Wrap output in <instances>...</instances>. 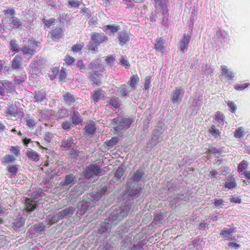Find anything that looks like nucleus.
<instances>
[{"instance_id":"1","label":"nucleus","mask_w":250,"mask_h":250,"mask_svg":"<svg viewBox=\"0 0 250 250\" xmlns=\"http://www.w3.org/2000/svg\"><path fill=\"white\" fill-rule=\"evenodd\" d=\"M131 207L130 203H125L121 207H112L108 212V217L101 224L99 229V232L107 237L110 231L111 228L116 225L128 215Z\"/></svg>"},{"instance_id":"2","label":"nucleus","mask_w":250,"mask_h":250,"mask_svg":"<svg viewBox=\"0 0 250 250\" xmlns=\"http://www.w3.org/2000/svg\"><path fill=\"white\" fill-rule=\"evenodd\" d=\"M107 194V190L105 188H103L99 190L96 193L91 195L92 198V202L85 201L81 204V207L78 209L77 213L80 214H84V213L94 207V204L96 202L100 199H104V196Z\"/></svg>"},{"instance_id":"3","label":"nucleus","mask_w":250,"mask_h":250,"mask_svg":"<svg viewBox=\"0 0 250 250\" xmlns=\"http://www.w3.org/2000/svg\"><path fill=\"white\" fill-rule=\"evenodd\" d=\"M133 122L132 118L118 116L117 117L112 119V124L116 125L114 127L115 130L120 132L123 130L128 129Z\"/></svg>"},{"instance_id":"4","label":"nucleus","mask_w":250,"mask_h":250,"mask_svg":"<svg viewBox=\"0 0 250 250\" xmlns=\"http://www.w3.org/2000/svg\"><path fill=\"white\" fill-rule=\"evenodd\" d=\"M155 7L157 11H161L162 12V24L165 26L167 25L168 12L167 6L168 0H154Z\"/></svg>"},{"instance_id":"5","label":"nucleus","mask_w":250,"mask_h":250,"mask_svg":"<svg viewBox=\"0 0 250 250\" xmlns=\"http://www.w3.org/2000/svg\"><path fill=\"white\" fill-rule=\"evenodd\" d=\"M104 174V170L95 164H91L87 166L84 171V176L86 178L89 179L94 176H102Z\"/></svg>"},{"instance_id":"6","label":"nucleus","mask_w":250,"mask_h":250,"mask_svg":"<svg viewBox=\"0 0 250 250\" xmlns=\"http://www.w3.org/2000/svg\"><path fill=\"white\" fill-rule=\"evenodd\" d=\"M141 188L135 187L131 183L127 184V188L125 191V194L127 195L132 199L138 197L141 194Z\"/></svg>"},{"instance_id":"7","label":"nucleus","mask_w":250,"mask_h":250,"mask_svg":"<svg viewBox=\"0 0 250 250\" xmlns=\"http://www.w3.org/2000/svg\"><path fill=\"white\" fill-rule=\"evenodd\" d=\"M45 63V60L41 57H36L30 64V68L34 73L38 72Z\"/></svg>"},{"instance_id":"8","label":"nucleus","mask_w":250,"mask_h":250,"mask_svg":"<svg viewBox=\"0 0 250 250\" xmlns=\"http://www.w3.org/2000/svg\"><path fill=\"white\" fill-rule=\"evenodd\" d=\"M70 117L72 124L75 125L81 124L83 122V117L74 107L71 108Z\"/></svg>"},{"instance_id":"9","label":"nucleus","mask_w":250,"mask_h":250,"mask_svg":"<svg viewBox=\"0 0 250 250\" xmlns=\"http://www.w3.org/2000/svg\"><path fill=\"white\" fill-rule=\"evenodd\" d=\"M76 176L72 174H67L65 176L63 181H62L60 185L63 188L69 189L76 182Z\"/></svg>"},{"instance_id":"10","label":"nucleus","mask_w":250,"mask_h":250,"mask_svg":"<svg viewBox=\"0 0 250 250\" xmlns=\"http://www.w3.org/2000/svg\"><path fill=\"white\" fill-rule=\"evenodd\" d=\"M185 91L181 87H177L173 91L171 96V100L173 103H180L184 96Z\"/></svg>"},{"instance_id":"11","label":"nucleus","mask_w":250,"mask_h":250,"mask_svg":"<svg viewBox=\"0 0 250 250\" xmlns=\"http://www.w3.org/2000/svg\"><path fill=\"white\" fill-rule=\"evenodd\" d=\"M101 73L99 72V71H90L88 73V77L89 79L92 84H95L99 85L101 83V79L102 77Z\"/></svg>"},{"instance_id":"12","label":"nucleus","mask_w":250,"mask_h":250,"mask_svg":"<svg viewBox=\"0 0 250 250\" xmlns=\"http://www.w3.org/2000/svg\"><path fill=\"white\" fill-rule=\"evenodd\" d=\"M191 39V36L190 35L187 34H184L183 37L180 42V50L183 53H185L188 47V44Z\"/></svg>"},{"instance_id":"13","label":"nucleus","mask_w":250,"mask_h":250,"mask_svg":"<svg viewBox=\"0 0 250 250\" xmlns=\"http://www.w3.org/2000/svg\"><path fill=\"white\" fill-rule=\"evenodd\" d=\"M74 211V208L72 207H69L59 211L56 216H54V218L57 217L58 220H61L64 217L71 216Z\"/></svg>"},{"instance_id":"14","label":"nucleus","mask_w":250,"mask_h":250,"mask_svg":"<svg viewBox=\"0 0 250 250\" xmlns=\"http://www.w3.org/2000/svg\"><path fill=\"white\" fill-rule=\"evenodd\" d=\"M88 68L91 70V71H99L100 73L104 70V65L101 63L98 60L91 62L88 65Z\"/></svg>"},{"instance_id":"15","label":"nucleus","mask_w":250,"mask_h":250,"mask_svg":"<svg viewBox=\"0 0 250 250\" xmlns=\"http://www.w3.org/2000/svg\"><path fill=\"white\" fill-rule=\"evenodd\" d=\"M32 44L33 45L32 48H30L28 46H23L21 49V50L22 52L23 55L25 57H29L30 58L35 54L36 51L35 48H33V47L34 46H38V42L36 41H34Z\"/></svg>"},{"instance_id":"16","label":"nucleus","mask_w":250,"mask_h":250,"mask_svg":"<svg viewBox=\"0 0 250 250\" xmlns=\"http://www.w3.org/2000/svg\"><path fill=\"white\" fill-rule=\"evenodd\" d=\"M214 38L216 39H218L219 42L221 43L226 42L229 41L228 33L225 30H219L216 31Z\"/></svg>"},{"instance_id":"17","label":"nucleus","mask_w":250,"mask_h":250,"mask_svg":"<svg viewBox=\"0 0 250 250\" xmlns=\"http://www.w3.org/2000/svg\"><path fill=\"white\" fill-rule=\"evenodd\" d=\"M162 133L159 132L157 129L153 130V136L151 139L149 141L148 145H150L151 147L155 146L161 139Z\"/></svg>"},{"instance_id":"18","label":"nucleus","mask_w":250,"mask_h":250,"mask_svg":"<svg viewBox=\"0 0 250 250\" xmlns=\"http://www.w3.org/2000/svg\"><path fill=\"white\" fill-rule=\"evenodd\" d=\"M120 29L118 25L110 24L104 27V31L106 32L108 35H115Z\"/></svg>"},{"instance_id":"19","label":"nucleus","mask_w":250,"mask_h":250,"mask_svg":"<svg viewBox=\"0 0 250 250\" xmlns=\"http://www.w3.org/2000/svg\"><path fill=\"white\" fill-rule=\"evenodd\" d=\"M91 39L97 44L99 45L102 42L108 40V38L104 34L94 33L91 35Z\"/></svg>"},{"instance_id":"20","label":"nucleus","mask_w":250,"mask_h":250,"mask_svg":"<svg viewBox=\"0 0 250 250\" xmlns=\"http://www.w3.org/2000/svg\"><path fill=\"white\" fill-rule=\"evenodd\" d=\"M117 39H118L119 44L121 46H124L129 41V37L127 32L122 31L118 33Z\"/></svg>"},{"instance_id":"21","label":"nucleus","mask_w":250,"mask_h":250,"mask_svg":"<svg viewBox=\"0 0 250 250\" xmlns=\"http://www.w3.org/2000/svg\"><path fill=\"white\" fill-rule=\"evenodd\" d=\"M96 127L94 124L86 125L84 128V134L89 137H92L95 133Z\"/></svg>"},{"instance_id":"22","label":"nucleus","mask_w":250,"mask_h":250,"mask_svg":"<svg viewBox=\"0 0 250 250\" xmlns=\"http://www.w3.org/2000/svg\"><path fill=\"white\" fill-rule=\"evenodd\" d=\"M132 89L128 85L125 84L121 85L118 90L122 97H129V93Z\"/></svg>"},{"instance_id":"23","label":"nucleus","mask_w":250,"mask_h":250,"mask_svg":"<svg viewBox=\"0 0 250 250\" xmlns=\"http://www.w3.org/2000/svg\"><path fill=\"white\" fill-rule=\"evenodd\" d=\"M22 58L21 56L17 55L12 61V68L18 69L21 68Z\"/></svg>"},{"instance_id":"24","label":"nucleus","mask_w":250,"mask_h":250,"mask_svg":"<svg viewBox=\"0 0 250 250\" xmlns=\"http://www.w3.org/2000/svg\"><path fill=\"white\" fill-rule=\"evenodd\" d=\"M74 144V140L72 137L62 141L61 147L64 150H68L72 148Z\"/></svg>"},{"instance_id":"25","label":"nucleus","mask_w":250,"mask_h":250,"mask_svg":"<svg viewBox=\"0 0 250 250\" xmlns=\"http://www.w3.org/2000/svg\"><path fill=\"white\" fill-rule=\"evenodd\" d=\"M26 155L29 159L35 162L39 161L40 158L39 154L31 149L26 151Z\"/></svg>"},{"instance_id":"26","label":"nucleus","mask_w":250,"mask_h":250,"mask_svg":"<svg viewBox=\"0 0 250 250\" xmlns=\"http://www.w3.org/2000/svg\"><path fill=\"white\" fill-rule=\"evenodd\" d=\"M50 34L54 41L59 40L63 36L62 30L61 27H57L52 30L50 32Z\"/></svg>"},{"instance_id":"27","label":"nucleus","mask_w":250,"mask_h":250,"mask_svg":"<svg viewBox=\"0 0 250 250\" xmlns=\"http://www.w3.org/2000/svg\"><path fill=\"white\" fill-rule=\"evenodd\" d=\"M222 74L228 78L229 80H232L235 77L234 74L230 71L226 66L222 65L221 66Z\"/></svg>"},{"instance_id":"28","label":"nucleus","mask_w":250,"mask_h":250,"mask_svg":"<svg viewBox=\"0 0 250 250\" xmlns=\"http://www.w3.org/2000/svg\"><path fill=\"white\" fill-rule=\"evenodd\" d=\"M145 174V171L143 169H138L134 174L131 180L134 182L138 183L141 180Z\"/></svg>"},{"instance_id":"29","label":"nucleus","mask_w":250,"mask_h":250,"mask_svg":"<svg viewBox=\"0 0 250 250\" xmlns=\"http://www.w3.org/2000/svg\"><path fill=\"white\" fill-rule=\"evenodd\" d=\"M2 83H3V86H4L5 90L7 93H12L15 91L14 83L7 81H4Z\"/></svg>"},{"instance_id":"30","label":"nucleus","mask_w":250,"mask_h":250,"mask_svg":"<svg viewBox=\"0 0 250 250\" xmlns=\"http://www.w3.org/2000/svg\"><path fill=\"white\" fill-rule=\"evenodd\" d=\"M46 97V93L43 90H39L34 93L35 101L37 102H41Z\"/></svg>"},{"instance_id":"31","label":"nucleus","mask_w":250,"mask_h":250,"mask_svg":"<svg viewBox=\"0 0 250 250\" xmlns=\"http://www.w3.org/2000/svg\"><path fill=\"white\" fill-rule=\"evenodd\" d=\"M139 81V78L137 75H133L130 78L128 82V84L130 85V87L133 90L136 88V85Z\"/></svg>"},{"instance_id":"32","label":"nucleus","mask_w":250,"mask_h":250,"mask_svg":"<svg viewBox=\"0 0 250 250\" xmlns=\"http://www.w3.org/2000/svg\"><path fill=\"white\" fill-rule=\"evenodd\" d=\"M121 103V100L119 98L113 97L110 98L109 104L112 109L117 108L120 106Z\"/></svg>"},{"instance_id":"33","label":"nucleus","mask_w":250,"mask_h":250,"mask_svg":"<svg viewBox=\"0 0 250 250\" xmlns=\"http://www.w3.org/2000/svg\"><path fill=\"white\" fill-rule=\"evenodd\" d=\"M19 166L18 165H13L7 167L8 172L9 174V177H14L16 176Z\"/></svg>"},{"instance_id":"34","label":"nucleus","mask_w":250,"mask_h":250,"mask_svg":"<svg viewBox=\"0 0 250 250\" xmlns=\"http://www.w3.org/2000/svg\"><path fill=\"white\" fill-rule=\"evenodd\" d=\"M154 46L156 50L158 52H160L162 54H163L164 52V48L163 46V42L161 38H157L156 40V42Z\"/></svg>"},{"instance_id":"35","label":"nucleus","mask_w":250,"mask_h":250,"mask_svg":"<svg viewBox=\"0 0 250 250\" xmlns=\"http://www.w3.org/2000/svg\"><path fill=\"white\" fill-rule=\"evenodd\" d=\"M125 171L122 167H119L115 171L114 176L113 177V181L117 182L123 175Z\"/></svg>"},{"instance_id":"36","label":"nucleus","mask_w":250,"mask_h":250,"mask_svg":"<svg viewBox=\"0 0 250 250\" xmlns=\"http://www.w3.org/2000/svg\"><path fill=\"white\" fill-rule=\"evenodd\" d=\"M236 186V183L234 179L232 178H227L224 187L229 189H232Z\"/></svg>"},{"instance_id":"37","label":"nucleus","mask_w":250,"mask_h":250,"mask_svg":"<svg viewBox=\"0 0 250 250\" xmlns=\"http://www.w3.org/2000/svg\"><path fill=\"white\" fill-rule=\"evenodd\" d=\"M17 114V110L14 107L13 105H11L9 107H7L6 110L4 112V115L5 116H16Z\"/></svg>"},{"instance_id":"38","label":"nucleus","mask_w":250,"mask_h":250,"mask_svg":"<svg viewBox=\"0 0 250 250\" xmlns=\"http://www.w3.org/2000/svg\"><path fill=\"white\" fill-rule=\"evenodd\" d=\"M16 160L15 156L8 154L5 155L1 160V162L4 165L9 164Z\"/></svg>"},{"instance_id":"39","label":"nucleus","mask_w":250,"mask_h":250,"mask_svg":"<svg viewBox=\"0 0 250 250\" xmlns=\"http://www.w3.org/2000/svg\"><path fill=\"white\" fill-rule=\"evenodd\" d=\"M10 50L12 52L15 53L19 52L21 49H19V46L17 43V41L15 40H12L9 43Z\"/></svg>"},{"instance_id":"40","label":"nucleus","mask_w":250,"mask_h":250,"mask_svg":"<svg viewBox=\"0 0 250 250\" xmlns=\"http://www.w3.org/2000/svg\"><path fill=\"white\" fill-rule=\"evenodd\" d=\"M63 100L66 103L70 104L75 102V99L74 96L69 93H67L63 95Z\"/></svg>"},{"instance_id":"41","label":"nucleus","mask_w":250,"mask_h":250,"mask_svg":"<svg viewBox=\"0 0 250 250\" xmlns=\"http://www.w3.org/2000/svg\"><path fill=\"white\" fill-rule=\"evenodd\" d=\"M202 96H196L194 98L192 105L199 108L202 104Z\"/></svg>"},{"instance_id":"42","label":"nucleus","mask_w":250,"mask_h":250,"mask_svg":"<svg viewBox=\"0 0 250 250\" xmlns=\"http://www.w3.org/2000/svg\"><path fill=\"white\" fill-rule=\"evenodd\" d=\"M10 23L13 25V26L15 28H18L21 25V20L15 17H11V20H10Z\"/></svg>"},{"instance_id":"43","label":"nucleus","mask_w":250,"mask_h":250,"mask_svg":"<svg viewBox=\"0 0 250 250\" xmlns=\"http://www.w3.org/2000/svg\"><path fill=\"white\" fill-rule=\"evenodd\" d=\"M234 232V229L232 228L229 229H223L221 230L220 235L223 237H228L232 235V234Z\"/></svg>"},{"instance_id":"44","label":"nucleus","mask_w":250,"mask_h":250,"mask_svg":"<svg viewBox=\"0 0 250 250\" xmlns=\"http://www.w3.org/2000/svg\"><path fill=\"white\" fill-rule=\"evenodd\" d=\"M37 205L35 202L32 200H28L27 202L26 209L27 212H31L35 210L36 208Z\"/></svg>"},{"instance_id":"45","label":"nucleus","mask_w":250,"mask_h":250,"mask_svg":"<svg viewBox=\"0 0 250 250\" xmlns=\"http://www.w3.org/2000/svg\"><path fill=\"white\" fill-rule=\"evenodd\" d=\"M119 141V138L118 137H112L110 140L105 142V144L109 147H112L115 145Z\"/></svg>"},{"instance_id":"46","label":"nucleus","mask_w":250,"mask_h":250,"mask_svg":"<svg viewBox=\"0 0 250 250\" xmlns=\"http://www.w3.org/2000/svg\"><path fill=\"white\" fill-rule=\"evenodd\" d=\"M59 72V68L57 67H53L51 69V71L50 73L48 74V76L51 80H54L57 76H58Z\"/></svg>"},{"instance_id":"47","label":"nucleus","mask_w":250,"mask_h":250,"mask_svg":"<svg viewBox=\"0 0 250 250\" xmlns=\"http://www.w3.org/2000/svg\"><path fill=\"white\" fill-rule=\"evenodd\" d=\"M102 96V90L99 89L94 92L92 95V99L94 100L95 103L98 102Z\"/></svg>"},{"instance_id":"48","label":"nucleus","mask_w":250,"mask_h":250,"mask_svg":"<svg viewBox=\"0 0 250 250\" xmlns=\"http://www.w3.org/2000/svg\"><path fill=\"white\" fill-rule=\"evenodd\" d=\"M45 226L42 223H39L34 225L33 231L34 233H39L43 231L44 229Z\"/></svg>"},{"instance_id":"49","label":"nucleus","mask_w":250,"mask_h":250,"mask_svg":"<svg viewBox=\"0 0 250 250\" xmlns=\"http://www.w3.org/2000/svg\"><path fill=\"white\" fill-rule=\"evenodd\" d=\"M24 224V220L22 218H18L13 223L14 229H18L21 228Z\"/></svg>"},{"instance_id":"50","label":"nucleus","mask_w":250,"mask_h":250,"mask_svg":"<svg viewBox=\"0 0 250 250\" xmlns=\"http://www.w3.org/2000/svg\"><path fill=\"white\" fill-rule=\"evenodd\" d=\"M209 133L214 137H218L220 136V132L216 128L214 125H212L209 129Z\"/></svg>"},{"instance_id":"51","label":"nucleus","mask_w":250,"mask_h":250,"mask_svg":"<svg viewBox=\"0 0 250 250\" xmlns=\"http://www.w3.org/2000/svg\"><path fill=\"white\" fill-rule=\"evenodd\" d=\"M167 187L168 190L170 192H174L179 190L177 185L174 183L169 182L167 184Z\"/></svg>"},{"instance_id":"52","label":"nucleus","mask_w":250,"mask_h":250,"mask_svg":"<svg viewBox=\"0 0 250 250\" xmlns=\"http://www.w3.org/2000/svg\"><path fill=\"white\" fill-rule=\"evenodd\" d=\"M165 216L163 214H159L156 215L153 219V223L155 225H158L162 223V221L164 220Z\"/></svg>"},{"instance_id":"53","label":"nucleus","mask_w":250,"mask_h":250,"mask_svg":"<svg viewBox=\"0 0 250 250\" xmlns=\"http://www.w3.org/2000/svg\"><path fill=\"white\" fill-rule=\"evenodd\" d=\"M248 165V162L246 161L243 160L238 165V171L239 172H243L244 170H245L247 168Z\"/></svg>"},{"instance_id":"54","label":"nucleus","mask_w":250,"mask_h":250,"mask_svg":"<svg viewBox=\"0 0 250 250\" xmlns=\"http://www.w3.org/2000/svg\"><path fill=\"white\" fill-rule=\"evenodd\" d=\"M67 77L66 69L62 68L60 72H59L58 77L61 81H64Z\"/></svg>"},{"instance_id":"55","label":"nucleus","mask_w":250,"mask_h":250,"mask_svg":"<svg viewBox=\"0 0 250 250\" xmlns=\"http://www.w3.org/2000/svg\"><path fill=\"white\" fill-rule=\"evenodd\" d=\"M99 250H114V248L111 244L105 242L101 245Z\"/></svg>"},{"instance_id":"56","label":"nucleus","mask_w":250,"mask_h":250,"mask_svg":"<svg viewBox=\"0 0 250 250\" xmlns=\"http://www.w3.org/2000/svg\"><path fill=\"white\" fill-rule=\"evenodd\" d=\"M25 121L26 123V125L30 128L33 127L36 124V121L32 118H25Z\"/></svg>"},{"instance_id":"57","label":"nucleus","mask_w":250,"mask_h":250,"mask_svg":"<svg viewBox=\"0 0 250 250\" xmlns=\"http://www.w3.org/2000/svg\"><path fill=\"white\" fill-rule=\"evenodd\" d=\"M81 13L85 14L86 19H89L91 17V11L87 8H83L81 10Z\"/></svg>"},{"instance_id":"58","label":"nucleus","mask_w":250,"mask_h":250,"mask_svg":"<svg viewBox=\"0 0 250 250\" xmlns=\"http://www.w3.org/2000/svg\"><path fill=\"white\" fill-rule=\"evenodd\" d=\"M224 202L222 199H215L214 204L216 208H223L224 206Z\"/></svg>"},{"instance_id":"59","label":"nucleus","mask_w":250,"mask_h":250,"mask_svg":"<svg viewBox=\"0 0 250 250\" xmlns=\"http://www.w3.org/2000/svg\"><path fill=\"white\" fill-rule=\"evenodd\" d=\"M76 65H77V67L79 68V69L81 72H84L85 70V69H86L85 65L83 63V60H79L78 61Z\"/></svg>"},{"instance_id":"60","label":"nucleus","mask_w":250,"mask_h":250,"mask_svg":"<svg viewBox=\"0 0 250 250\" xmlns=\"http://www.w3.org/2000/svg\"><path fill=\"white\" fill-rule=\"evenodd\" d=\"M4 15L7 17H14V16L16 14L15 10L14 9H8L3 10Z\"/></svg>"},{"instance_id":"61","label":"nucleus","mask_w":250,"mask_h":250,"mask_svg":"<svg viewBox=\"0 0 250 250\" xmlns=\"http://www.w3.org/2000/svg\"><path fill=\"white\" fill-rule=\"evenodd\" d=\"M68 7L69 8H78L80 5V1H74V0H68Z\"/></svg>"},{"instance_id":"62","label":"nucleus","mask_w":250,"mask_h":250,"mask_svg":"<svg viewBox=\"0 0 250 250\" xmlns=\"http://www.w3.org/2000/svg\"><path fill=\"white\" fill-rule=\"evenodd\" d=\"M133 0H122L121 3L125 5L126 8H132L134 6Z\"/></svg>"},{"instance_id":"63","label":"nucleus","mask_w":250,"mask_h":250,"mask_svg":"<svg viewBox=\"0 0 250 250\" xmlns=\"http://www.w3.org/2000/svg\"><path fill=\"white\" fill-rule=\"evenodd\" d=\"M215 119L219 123H222L224 121V115L220 112L218 111L215 115Z\"/></svg>"},{"instance_id":"64","label":"nucleus","mask_w":250,"mask_h":250,"mask_svg":"<svg viewBox=\"0 0 250 250\" xmlns=\"http://www.w3.org/2000/svg\"><path fill=\"white\" fill-rule=\"evenodd\" d=\"M188 249L190 250L192 249L193 250H201V246L196 242H193L192 244L189 245Z\"/></svg>"}]
</instances>
